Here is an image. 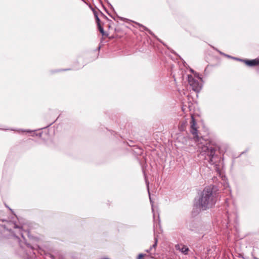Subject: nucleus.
<instances>
[{
	"label": "nucleus",
	"instance_id": "9d476101",
	"mask_svg": "<svg viewBox=\"0 0 259 259\" xmlns=\"http://www.w3.org/2000/svg\"><path fill=\"white\" fill-rule=\"evenodd\" d=\"M94 16H95V17L97 16V15L95 12H94Z\"/></svg>",
	"mask_w": 259,
	"mask_h": 259
},
{
	"label": "nucleus",
	"instance_id": "f03ea898",
	"mask_svg": "<svg viewBox=\"0 0 259 259\" xmlns=\"http://www.w3.org/2000/svg\"><path fill=\"white\" fill-rule=\"evenodd\" d=\"M218 197V193L214 190L213 186L206 187L201 192L196 205L200 210H205L215 204Z\"/></svg>",
	"mask_w": 259,
	"mask_h": 259
},
{
	"label": "nucleus",
	"instance_id": "7ed1b4c3",
	"mask_svg": "<svg viewBox=\"0 0 259 259\" xmlns=\"http://www.w3.org/2000/svg\"><path fill=\"white\" fill-rule=\"evenodd\" d=\"M188 81L193 91L196 92L200 91L202 88L200 78L194 77L192 75H188Z\"/></svg>",
	"mask_w": 259,
	"mask_h": 259
},
{
	"label": "nucleus",
	"instance_id": "423d86ee",
	"mask_svg": "<svg viewBox=\"0 0 259 259\" xmlns=\"http://www.w3.org/2000/svg\"><path fill=\"white\" fill-rule=\"evenodd\" d=\"M176 248L177 250H180L182 252L187 254L189 248L185 245H182V244H177L176 245Z\"/></svg>",
	"mask_w": 259,
	"mask_h": 259
},
{
	"label": "nucleus",
	"instance_id": "39448f33",
	"mask_svg": "<svg viewBox=\"0 0 259 259\" xmlns=\"http://www.w3.org/2000/svg\"><path fill=\"white\" fill-rule=\"evenodd\" d=\"M96 20L98 25V29L100 31V33L102 34V35H105V33L103 29V24H102L101 21L99 19V17H96Z\"/></svg>",
	"mask_w": 259,
	"mask_h": 259
},
{
	"label": "nucleus",
	"instance_id": "6e6552de",
	"mask_svg": "<svg viewBox=\"0 0 259 259\" xmlns=\"http://www.w3.org/2000/svg\"><path fill=\"white\" fill-rule=\"evenodd\" d=\"M144 256V255L143 254H139L138 256V259H142Z\"/></svg>",
	"mask_w": 259,
	"mask_h": 259
},
{
	"label": "nucleus",
	"instance_id": "0eeeda50",
	"mask_svg": "<svg viewBox=\"0 0 259 259\" xmlns=\"http://www.w3.org/2000/svg\"><path fill=\"white\" fill-rule=\"evenodd\" d=\"M136 24H138L141 28H142V30H141L142 31L145 30V31H148L150 34H152V32L145 26H144L140 23H137Z\"/></svg>",
	"mask_w": 259,
	"mask_h": 259
},
{
	"label": "nucleus",
	"instance_id": "9b49d317",
	"mask_svg": "<svg viewBox=\"0 0 259 259\" xmlns=\"http://www.w3.org/2000/svg\"><path fill=\"white\" fill-rule=\"evenodd\" d=\"M119 18H120L121 20H122V19H123V17H119Z\"/></svg>",
	"mask_w": 259,
	"mask_h": 259
},
{
	"label": "nucleus",
	"instance_id": "20e7f679",
	"mask_svg": "<svg viewBox=\"0 0 259 259\" xmlns=\"http://www.w3.org/2000/svg\"><path fill=\"white\" fill-rule=\"evenodd\" d=\"M241 62H244L246 65L249 66H254L259 65V59H256L254 60H243L241 59H236Z\"/></svg>",
	"mask_w": 259,
	"mask_h": 259
},
{
	"label": "nucleus",
	"instance_id": "1a4fd4ad",
	"mask_svg": "<svg viewBox=\"0 0 259 259\" xmlns=\"http://www.w3.org/2000/svg\"><path fill=\"white\" fill-rule=\"evenodd\" d=\"M156 245H157V242L156 241L155 243H154V244H153L152 246L153 247H155L156 246Z\"/></svg>",
	"mask_w": 259,
	"mask_h": 259
},
{
	"label": "nucleus",
	"instance_id": "f257e3e1",
	"mask_svg": "<svg viewBox=\"0 0 259 259\" xmlns=\"http://www.w3.org/2000/svg\"><path fill=\"white\" fill-rule=\"evenodd\" d=\"M190 132L193 136L195 141L197 143L198 148L200 149V153L202 155H206L208 156L209 162L211 164H214L215 161L213 159L216 155L215 153L216 148L209 142L205 140L202 137L198 136V126L194 118V115L191 116Z\"/></svg>",
	"mask_w": 259,
	"mask_h": 259
}]
</instances>
